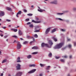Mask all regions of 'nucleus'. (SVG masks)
Returning a JSON list of instances; mask_svg holds the SVG:
<instances>
[{
	"mask_svg": "<svg viewBox=\"0 0 76 76\" xmlns=\"http://www.w3.org/2000/svg\"><path fill=\"white\" fill-rule=\"evenodd\" d=\"M36 69H33L31 71L29 72H28V74H31L32 73H33L35 71H36Z\"/></svg>",
	"mask_w": 76,
	"mask_h": 76,
	"instance_id": "7",
	"label": "nucleus"
},
{
	"mask_svg": "<svg viewBox=\"0 0 76 76\" xmlns=\"http://www.w3.org/2000/svg\"><path fill=\"white\" fill-rule=\"evenodd\" d=\"M60 58V57H57V56H56L55 57V58L56 59H58V58Z\"/></svg>",
	"mask_w": 76,
	"mask_h": 76,
	"instance_id": "43",
	"label": "nucleus"
},
{
	"mask_svg": "<svg viewBox=\"0 0 76 76\" xmlns=\"http://www.w3.org/2000/svg\"><path fill=\"white\" fill-rule=\"evenodd\" d=\"M11 30L15 32H16L18 31L17 29H14V28H12Z\"/></svg>",
	"mask_w": 76,
	"mask_h": 76,
	"instance_id": "16",
	"label": "nucleus"
},
{
	"mask_svg": "<svg viewBox=\"0 0 76 76\" xmlns=\"http://www.w3.org/2000/svg\"><path fill=\"white\" fill-rule=\"evenodd\" d=\"M22 13V12L21 11H18V12L17 13V14L16 15V16L17 18H19V16L18 15H20Z\"/></svg>",
	"mask_w": 76,
	"mask_h": 76,
	"instance_id": "6",
	"label": "nucleus"
},
{
	"mask_svg": "<svg viewBox=\"0 0 76 76\" xmlns=\"http://www.w3.org/2000/svg\"><path fill=\"white\" fill-rule=\"evenodd\" d=\"M6 21H7L8 22H10L11 21V20H6Z\"/></svg>",
	"mask_w": 76,
	"mask_h": 76,
	"instance_id": "44",
	"label": "nucleus"
},
{
	"mask_svg": "<svg viewBox=\"0 0 76 76\" xmlns=\"http://www.w3.org/2000/svg\"><path fill=\"white\" fill-rule=\"evenodd\" d=\"M52 53H49V55H48V56L49 57H51L52 56Z\"/></svg>",
	"mask_w": 76,
	"mask_h": 76,
	"instance_id": "27",
	"label": "nucleus"
},
{
	"mask_svg": "<svg viewBox=\"0 0 76 76\" xmlns=\"http://www.w3.org/2000/svg\"><path fill=\"white\" fill-rule=\"evenodd\" d=\"M38 53L37 52H35L32 53V54H33V55H35V54H37Z\"/></svg>",
	"mask_w": 76,
	"mask_h": 76,
	"instance_id": "34",
	"label": "nucleus"
},
{
	"mask_svg": "<svg viewBox=\"0 0 76 76\" xmlns=\"http://www.w3.org/2000/svg\"><path fill=\"white\" fill-rule=\"evenodd\" d=\"M29 18H27L25 20V21H29Z\"/></svg>",
	"mask_w": 76,
	"mask_h": 76,
	"instance_id": "35",
	"label": "nucleus"
},
{
	"mask_svg": "<svg viewBox=\"0 0 76 76\" xmlns=\"http://www.w3.org/2000/svg\"><path fill=\"white\" fill-rule=\"evenodd\" d=\"M64 14V13H57L56 15H63Z\"/></svg>",
	"mask_w": 76,
	"mask_h": 76,
	"instance_id": "23",
	"label": "nucleus"
},
{
	"mask_svg": "<svg viewBox=\"0 0 76 76\" xmlns=\"http://www.w3.org/2000/svg\"><path fill=\"white\" fill-rule=\"evenodd\" d=\"M50 28H47L46 29V31H45V33L46 34H48V33L50 31Z\"/></svg>",
	"mask_w": 76,
	"mask_h": 76,
	"instance_id": "10",
	"label": "nucleus"
},
{
	"mask_svg": "<svg viewBox=\"0 0 76 76\" xmlns=\"http://www.w3.org/2000/svg\"><path fill=\"white\" fill-rule=\"evenodd\" d=\"M29 67H35V64H31L29 65Z\"/></svg>",
	"mask_w": 76,
	"mask_h": 76,
	"instance_id": "21",
	"label": "nucleus"
},
{
	"mask_svg": "<svg viewBox=\"0 0 76 76\" xmlns=\"http://www.w3.org/2000/svg\"><path fill=\"white\" fill-rule=\"evenodd\" d=\"M40 66L41 67H43L45 65V64H40Z\"/></svg>",
	"mask_w": 76,
	"mask_h": 76,
	"instance_id": "25",
	"label": "nucleus"
},
{
	"mask_svg": "<svg viewBox=\"0 0 76 76\" xmlns=\"http://www.w3.org/2000/svg\"><path fill=\"white\" fill-rule=\"evenodd\" d=\"M67 40L68 41H70V39H68Z\"/></svg>",
	"mask_w": 76,
	"mask_h": 76,
	"instance_id": "60",
	"label": "nucleus"
},
{
	"mask_svg": "<svg viewBox=\"0 0 76 76\" xmlns=\"http://www.w3.org/2000/svg\"><path fill=\"white\" fill-rule=\"evenodd\" d=\"M23 12H24L26 13L27 12V10L26 9H24L23 10Z\"/></svg>",
	"mask_w": 76,
	"mask_h": 76,
	"instance_id": "36",
	"label": "nucleus"
},
{
	"mask_svg": "<svg viewBox=\"0 0 76 76\" xmlns=\"http://www.w3.org/2000/svg\"><path fill=\"white\" fill-rule=\"evenodd\" d=\"M16 42V40H15L13 41V43H15Z\"/></svg>",
	"mask_w": 76,
	"mask_h": 76,
	"instance_id": "56",
	"label": "nucleus"
},
{
	"mask_svg": "<svg viewBox=\"0 0 76 76\" xmlns=\"http://www.w3.org/2000/svg\"><path fill=\"white\" fill-rule=\"evenodd\" d=\"M34 32H39V30H36L35 31H34Z\"/></svg>",
	"mask_w": 76,
	"mask_h": 76,
	"instance_id": "40",
	"label": "nucleus"
},
{
	"mask_svg": "<svg viewBox=\"0 0 76 76\" xmlns=\"http://www.w3.org/2000/svg\"><path fill=\"white\" fill-rule=\"evenodd\" d=\"M58 19L60 20H62V19H61V18H58Z\"/></svg>",
	"mask_w": 76,
	"mask_h": 76,
	"instance_id": "47",
	"label": "nucleus"
},
{
	"mask_svg": "<svg viewBox=\"0 0 76 76\" xmlns=\"http://www.w3.org/2000/svg\"><path fill=\"white\" fill-rule=\"evenodd\" d=\"M32 49L37 50V49H38V48L37 46H34V47L32 48Z\"/></svg>",
	"mask_w": 76,
	"mask_h": 76,
	"instance_id": "15",
	"label": "nucleus"
},
{
	"mask_svg": "<svg viewBox=\"0 0 76 76\" xmlns=\"http://www.w3.org/2000/svg\"><path fill=\"white\" fill-rule=\"evenodd\" d=\"M61 31L62 32H65L66 31L65 30H64V29H61Z\"/></svg>",
	"mask_w": 76,
	"mask_h": 76,
	"instance_id": "38",
	"label": "nucleus"
},
{
	"mask_svg": "<svg viewBox=\"0 0 76 76\" xmlns=\"http://www.w3.org/2000/svg\"><path fill=\"white\" fill-rule=\"evenodd\" d=\"M32 22H33L36 23H41V21H36L34 20H32Z\"/></svg>",
	"mask_w": 76,
	"mask_h": 76,
	"instance_id": "12",
	"label": "nucleus"
},
{
	"mask_svg": "<svg viewBox=\"0 0 76 76\" xmlns=\"http://www.w3.org/2000/svg\"><path fill=\"white\" fill-rule=\"evenodd\" d=\"M43 75L42 74H39V76H42Z\"/></svg>",
	"mask_w": 76,
	"mask_h": 76,
	"instance_id": "54",
	"label": "nucleus"
},
{
	"mask_svg": "<svg viewBox=\"0 0 76 76\" xmlns=\"http://www.w3.org/2000/svg\"><path fill=\"white\" fill-rule=\"evenodd\" d=\"M18 34L20 35H21L23 34V33L22 31L20 30H19L18 31Z\"/></svg>",
	"mask_w": 76,
	"mask_h": 76,
	"instance_id": "14",
	"label": "nucleus"
},
{
	"mask_svg": "<svg viewBox=\"0 0 76 76\" xmlns=\"http://www.w3.org/2000/svg\"><path fill=\"white\" fill-rule=\"evenodd\" d=\"M27 15L29 16H31L33 15V14H28Z\"/></svg>",
	"mask_w": 76,
	"mask_h": 76,
	"instance_id": "31",
	"label": "nucleus"
},
{
	"mask_svg": "<svg viewBox=\"0 0 76 76\" xmlns=\"http://www.w3.org/2000/svg\"><path fill=\"white\" fill-rule=\"evenodd\" d=\"M50 3L52 4H57V0H55L53 1L50 2Z\"/></svg>",
	"mask_w": 76,
	"mask_h": 76,
	"instance_id": "8",
	"label": "nucleus"
},
{
	"mask_svg": "<svg viewBox=\"0 0 76 76\" xmlns=\"http://www.w3.org/2000/svg\"><path fill=\"white\" fill-rule=\"evenodd\" d=\"M7 60L6 59H5L2 61V63H4L6 62H7Z\"/></svg>",
	"mask_w": 76,
	"mask_h": 76,
	"instance_id": "19",
	"label": "nucleus"
},
{
	"mask_svg": "<svg viewBox=\"0 0 76 76\" xmlns=\"http://www.w3.org/2000/svg\"><path fill=\"white\" fill-rule=\"evenodd\" d=\"M29 27L30 28H33V24H30V25H29Z\"/></svg>",
	"mask_w": 76,
	"mask_h": 76,
	"instance_id": "33",
	"label": "nucleus"
},
{
	"mask_svg": "<svg viewBox=\"0 0 76 76\" xmlns=\"http://www.w3.org/2000/svg\"><path fill=\"white\" fill-rule=\"evenodd\" d=\"M31 39H32V40H33V42H34L35 41V39L33 37H31Z\"/></svg>",
	"mask_w": 76,
	"mask_h": 76,
	"instance_id": "45",
	"label": "nucleus"
},
{
	"mask_svg": "<svg viewBox=\"0 0 76 76\" xmlns=\"http://www.w3.org/2000/svg\"><path fill=\"white\" fill-rule=\"evenodd\" d=\"M66 48V47H64V48H63V50L65 49Z\"/></svg>",
	"mask_w": 76,
	"mask_h": 76,
	"instance_id": "50",
	"label": "nucleus"
},
{
	"mask_svg": "<svg viewBox=\"0 0 76 76\" xmlns=\"http://www.w3.org/2000/svg\"><path fill=\"white\" fill-rule=\"evenodd\" d=\"M31 58V55H29L27 56V58L28 59H30Z\"/></svg>",
	"mask_w": 76,
	"mask_h": 76,
	"instance_id": "20",
	"label": "nucleus"
},
{
	"mask_svg": "<svg viewBox=\"0 0 76 76\" xmlns=\"http://www.w3.org/2000/svg\"><path fill=\"white\" fill-rule=\"evenodd\" d=\"M28 42H27V41H25V42H24L23 43V45H26V44H28Z\"/></svg>",
	"mask_w": 76,
	"mask_h": 76,
	"instance_id": "26",
	"label": "nucleus"
},
{
	"mask_svg": "<svg viewBox=\"0 0 76 76\" xmlns=\"http://www.w3.org/2000/svg\"><path fill=\"white\" fill-rule=\"evenodd\" d=\"M6 9L9 11H12V10L11 9V8L10 7H6Z\"/></svg>",
	"mask_w": 76,
	"mask_h": 76,
	"instance_id": "9",
	"label": "nucleus"
},
{
	"mask_svg": "<svg viewBox=\"0 0 76 76\" xmlns=\"http://www.w3.org/2000/svg\"><path fill=\"white\" fill-rule=\"evenodd\" d=\"M64 42L58 44L54 47V49H60L63 47V45H64Z\"/></svg>",
	"mask_w": 76,
	"mask_h": 76,
	"instance_id": "1",
	"label": "nucleus"
},
{
	"mask_svg": "<svg viewBox=\"0 0 76 76\" xmlns=\"http://www.w3.org/2000/svg\"><path fill=\"white\" fill-rule=\"evenodd\" d=\"M2 28L3 29H6V27H2Z\"/></svg>",
	"mask_w": 76,
	"mask_h": 76,
	"instance_id": "48",
	"label": "nucleus"
},
{
	"mask_svg": "<svg viewBox=\"0 0 76 76\" xmlns=\"http://www.w3.org/2000/svg\"><path fill=\"white\" fill-rule=\"evenodd\" d=\"M22 72H19L17 74L16 76H21L22 75Z\"/></svg>",
	"mask_w": 76,
	"mask_h": 76,
	"instance_id": "11",
	"label": "nucleus"
},
{
	"mask_svg": "<svg viewBox=\"0 0 76 76\" xmlns=\"http://www.w3.org/2000/svg\"><path fill=\"white\" fill-rule=\"evenodd\" d=\"M68 47H69V48H71V47H72V46L71 45H69L68 46Z\"/></svg>",
	"mask_w": 76,
	"mask_h": 76,
	"instance_id": "42",
	"label": "nucleus"
},
{
	"mask_svg": "<svg viewBox=\"0 0 76 76\" xmlns=\"http://www.w3.org/2000/svg\"><path fill=\"white\" fill-rule=\"evenodd\" d=\"M60 61L61 62H64V61L63 59H61L60 60Z\"/></svg>",
	"mask_w": 76,
	"mask_h": 76,
	"instance_id": "41",
	"label": "nucleus"
},
{
	"mask_svg": "<svg viewBox=\"0 0 76 76\" xmlns=\"http://www.w3.org/2000/svg\"><path fill=\"white\" fill-rule=\"evenodd\" d=\"M39 28V26H35V29H37Z\"/></svg>",
	"mask_w": 76,
	"mask_h": 76,
	"instance_id": "29",
	"label": "nucleus"
},
{
	"mask_svg": "<svg viewBox=\"0 0 76 76\" xmlns=\"http://www.w3.org/2000/svg\"><path fill=\"white\" fill-rule=\"evenodd\" d=\"M3 73H1L0 76H3Z\"/></svg>",
	"mask_w": 76,
	"mask_h": 76,
	"instance_id": "53",
	"label": "nucleus"
},
{
	"mask_svg": "<svg viewBox=\"0 0 76 76\" xmlns=\"http://www.w3.org/2000/svg\"><path fill=\"white\" fill-rule=\"evenodd\" d=\"M52 38L53 39V40L54 41L57 42V39H56V38H55V37H53Z\"/></svg>",
	"mask_w": 76,
	"mask_h": 76,
	"instance_id": "18",
	"label": "nucleus"
},
{
	"mask_svg": "<svg viewBox=\"0 0 76 76\" xmlns=\"http://www.w3.org/2000/svg\"><path fill=\"white\" fill-rule=\"evenodd\" d=\"M67 76H70L69 74H68L67 75Z\"/></svg>",
	"mask_w": 76,
	"mask_h": 76,
	"instance_id": "64",
	"label": "nucleus"
},
{
	"mask_svg": "<svg viewBox=\"0 0 76 76\" xmlns=\"http://www.w3.org/2000/svg\"><path fill=\"white\" fill-rule=\"evenodd\" d=\"M34 7V6L32 5L31 6V7L33 8Z\"/></svg>",
	"mask_w": 76,
	"mask_h": 76,
	"instance_id": "61",
	"label": "nucleus"
},
{
	"mask_svg": "<svg viewBox=\"0 0 76 76\" xmlns=\"http://www.w3.org/2000/svg\"><path fill=\"white\" fill-rule=\"evenodd\" d=\"M32 42H33V41H32V42H30V45H31L32 43Z\"/></svg>",
	"mask_w": 76,
	"mask_h": 76,
	"instance_id": "59",
	"label": "nucleus"
},
{
	"mask_svg": "<svg viewBox=\"0 0 76 76\" xmlns=\"http://www.w3.org/2000/svg\"><path fill=\"white\" fill-rule=\"evenodd\" d=\"M0 36L1 37H3V34H2V33H1V34H0Z\"/></svg>",
	"mask_w": 76,
	"mask_h": 76,
	"instance_id": "51",
	"label": "nucleus"
},
{
	"mask_svg": "<svg viewBox=\"0 0 76 76\" xmlns=\"http://www.w3.org/2000/svg\"><path fill=\"white\" fill-rule=\"evenodd\" d=\"M16 42L17 43V49L18 50H19L20 49L21 47V45L20 44V43L19 41H17Z\"/></svg>",
	"mask_w": 76,
	"mask_h": 76,
	"instance_id": "2",
	"label": "nucleus"
},
{
	"mask_svg": "<svg viewBox=\"0 0 76 76\" xmlns=\"http://www.w3.org/2000/svg\"><path fill=\"white\" fill-rule=\"evenodd\" d=\"M45 46L46 47H48L49 48H50V46H49L48 45V44H45L44 43H42V44H41V47H44Z\"/></svg>",
	"mask_w": 76,
	"mask_h": 76,
	"instance_id": "3",
	"label": "nucleus"
},
{
	"mask_svg": "<svg viewBox=\"0 0 76 76\" xmlns=\"http://www.w3.org/2000/svg\"><path fill=\"white\" fill-rule=\"evenodd\" d=\"M21 65L19 64H17V66H16L17 70H20V69Z\"/></svg>",
	"mask_w": 76,
	"mask_h": 76,
	"instance_id": "4",
	"label": "nucleus"
},
{
	"mask_svg": "<svg viewBox=\"0 0 76 76\" xmlns=\"http://www.w3.org/2000/svg\"><path fill=\"white\" fill-rule=\"evenodd\" d=\"M34 37L35 38H37L38 37V36L37 34H34Z\"/></svg>",
	"mask_w": 76,
	"mask_h": 76,
	"instance_id": "32",
	"label": "nucleus"
},
{
	"mask_svg": "<svg viewBox=\"0 0 76 76\" xmlns=\"http://www.w3.org/2000/svg\"><path fill=\"white\" fill-rule=\"evenodd\" d=\"M72 56H69V58H72Z\"/></svg>",
	"mask_w": 76,
	"mask_h": 76,
	"instance_id": "55",
	"label": "nucleus"
},
{
	"mask_svg": "<svg viewBox=\"0 0 76 76\" xmlns=\"http://www.w3.org/2000/svg\"><path fill=\"white\" fill-rule=\"evenodd\" d=\"M49 44L50 46L49 48H50V46H51L53 45V43L51 41L49 40Z\"/></svg>",
	"mask_w": 76,
	"mask_h": 76,
	"instance_id": "13",
	"label": "nucleus"
},
{
	"mask_svg": "<svg viewBox=\"0 0 76 76\" xmlns=\"http://www.w3.org/2000/svg\"><path fill=\"white\" fill-rule=\"evenodd\" d=\"M12 37H14V38H18L17 36H12Z\"/></svg>",
	"mask_w": 76,
	"mask_h": 76,
	"instance_id": "37",
	"label": "nucleus"
},
{
	"mask_svg": "<svg viewBox=\"0 0 76 76\" xmlns=\"http://www.w3.org/2000/svg\"><path fill=\"white\" fill-rule=\"evenodd\" d=\"M50 66H48L46 68V69L48 70L49 69H50Z\"/></svg>",
	"mask_w": 76,
	"mask_h": 76,
	"instance_id": "30",
	"label": "nucleus"
},
{
	"mask_svg": "<svg viewBox=\"0 0 76 76\" xmlns=\"http://www.w3.org/2000/svg\"><path fill=\"white\" fill-rule=\"evenodd\" d=\"M4 38H6L7 37V36H4Z\"/></svg>",
	"mask_w": 76,
	"mask_h": 76,
	"instance_id": "63",
	"label": "nucleus"
},
{
	"mask_svg": "<svg viewBox=\"0 0 76 76\" xmlns=\"http://www.w3.org/2000/svg\"><path fill=\"white\" fill-rule=\"evenodd\" d=\"M20 39L21 40H23V39H22V38H20Z\"/></svg>",
	"mask_w": 76,
	"mask_h": 76,
	"instance_id": "57",
	"label": "nucleus"
},
{
	"mask_svg": "<svg viewBox=\"0 0 76 76\" xmlns=\"http://www.w3.org/2000/svg\"><path fill=\"white\" fill-rule=\"evenodd\" d=\"M5 15V13L4 11H1L0 12V17L4 16Z\"/></svg>",
	"mask_w": 76,
	"mask_h": 76,
	"instance_id": "5",
	"label": "nucleus"
},
{
	"mask_svg": "<svg viewBox=\"0 0 76 76\" xmlns=\"http://www.w3.org/2000/svg\"><path fill=\"white\" fill-rule=\"evenodd\" d=\"M73 10L74 11L76 10V8H73Z\"/></svg>",
	"mask_w": 76,
	"mask_h": 76,
	"instance_id": "52",
	"label": "nucleus"
},
{
	"mask_svg": "<svg viewBox=\"0 0 76 76\" xmlns=\"http://www.w3.org/2000/svg\"><path fill=\"white\" fill-rule=\"evenodd\" d=\"M56 31V29H55V28L54 29H53V30H52V31H51V32L52 33H53L54 32H55Z\"/></svg>",
	"mask_w": 76,
	"mask_h": 76,
	"instance_id": "24",
	"label": "nucleus"
},
{
	"mask_svg": "<svg viewBox=\"0 0 76 76\" xmlns=\"http://www.w3.org/2000/svg\"><path fill=\"white\" fill-rule=\"evenodd\" d=\"M62 57L63 58H66L67 57V56H64V57L63 56H62Z\"/></svg>",
	"mask_w": 76,
	"mask_h": 76,
	"instance_id": "46",
	"label": "nucleus"
},
{
	"mask_svg": "<svg viewBox=\"0 0 76 76\" xmlns=\"http://www.w3.org/2000/svg\"><path fill=\"white\" fill-rule=\"evenodd\" d=\"M30 24H31L30 22H29L28 23H27V25H30Z\"/></svg>",
	"mask_w": 76,
	"mask_h": 76,
	"instance_id": "49",
	"label": "nucleus"
},
{
	"mask_svg": "<svg viewBox=\"0 0 76 76\" xmlns=\"http://www.w3.org/2000/svg\"><path fill=\"white\" fill-rule=\"evenodd\" d=\"M18 61H17V62H21V61L20 60V58L19 57L17 58Z\"/></svg>",
	"mask_w": 76,
	"mask_h": 76,
	"instance_id": "17",
	"label": "nucleus"
},
{
	"mask_svg": "<svg viewBox=\"0 0 76 76\" xmlns=\"http://www.w3.org/2000/svg\"><path fill=\"white\" fill-rule=\"evenodd\" d=\"M74 46H76V42H74Z\"/></svg>",
	"mask_w": 76,
	"mask_h": 76,
	"instance_id": "58",
	"label": "nucleus"
},
{
	"mask_svg": "<svg viewBox=\"0 0 76 76\" xmlns=\"http://www.w3.org/2000/svg\"><path fill=\"white\" fill-rule=\"evenodd\" d=\"M19 27H20V26H17L16 28H19Z\"/></svg>",
	"mask_w": 76,
	"mask_h": 76,
	"instance_id": "62",
	"label": "nucleus"
},
{
	"mask_svg": "<svg viewBox=\"0 0 76 76\" xmlns=\"http://www.w3.org/2000/svg\"><path fill=\"white\" fill-rule=\"evenodd\" d=\"M38 11L40 12H43V10L40 9V10L38 9Z\"/></svg>",
	"mask_w": 76,
	"mask_h": 76,
	"instance_id": "22",
	"label": "nucleus"
},
{
	"mask_svg": "<svg viewBox=\"0 0 76 76\" xmlns=\"http://www.w3.org/2000/svg\"><path fill=\"white\" fill-rule=\"evenodd\" d=\"M35 20L36 21H38L39 20V18L37 17H36L35 18Z\"/></svg>",
	"mask_w": 76,
	"mask_h": 76,
	"instance_id": "39",
	"label": "nucleus"
},
{
	"mask_svg": "<svg viewBox=\"0 0 76 76\" xmlns=\"http://www.w3.org/2000/svg\"><path fill=\"white\" fill-rule=\"evenodd\" d=\"M27 38L28 39H31V37L29 36H27Z\"/></svg>",
	"mask_w": 76,
	"mask_h": 76,
	"instance_id": "28",
	"label": "nucleus"
}]
</instances>
